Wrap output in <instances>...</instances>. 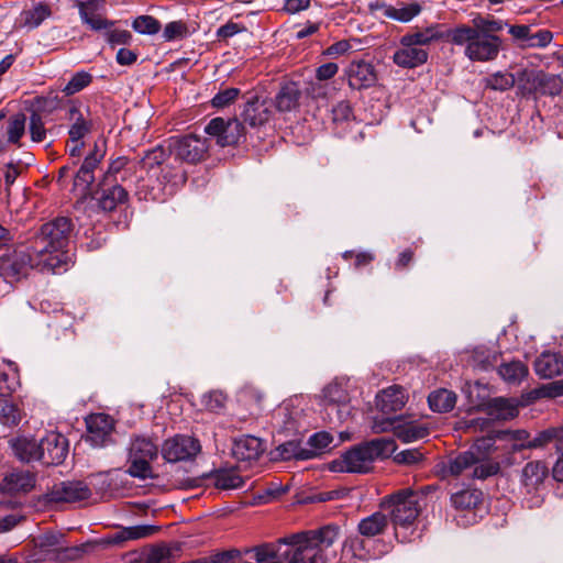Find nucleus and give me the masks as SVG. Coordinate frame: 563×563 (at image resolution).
Masks as SVG:
<instances>
[{"label":"nucleus","instance_id":"obj_20","mask_svg":"<svg viewBox=\"0 0 563 563\" xmlns=\"http://www.w3.org/2000/svg\"><path fill=\"white\" fill-rule=\"evenodd\" d=\"M349 86L353 89H364L375 85L377 75L372 63L360 59L353 60L346 69Z\"/></svg>","mask_w":563,"mask_h":563},{"label":"nucleus","instance_id":"obj_48","mask_svg":"<svg viewBox=\"0 0 563 563\" xmlns=\"http://www.w3.org/2000/svg\"><path fill=\"white\" fill-rule=\"evenodd\" d=\"M273 424L280 430H296V413L287 405L279 406L272 416Z\"/></svg>","mask_w":563,"mask_h":563},{"label":"nucleus","instance_id":"obj_24","mask_svg":"<svg viewBox=\"0 0 563 563\" xmlns=\"http://www.w3.org/2000/svg\"><path fill=\"white\" fill-rule=\"evenodd\" d=\"M265 448L261 439L253 435H245L234 441L232 455L239 462H252L260 459Z\"/></svg>","mask_w":563,"mask_h":563},{"label":"nucleus","instance_id":"obj_34","mask_svg":"<svg viewBox=\"0 0 563 563\" xmlns=\"http://www.w3.org/2000/svg\"><path fill=\"white\" fill-rule=\"evenodd\" d=\"M300 89L295 82L284 85L275 97V107L279 112H290L299 106Z\"/></svg>","mask_w":563,"mask_h":563},{"label":"nucleus","instance_id":"obj_59","mask_svg":"<svg viewBox=\"0 0 563 563\" xmlns=\"http://www.w3.org/2000/svg\"><path fill=\"white\" fill-rule=\"evenodd\" d=\"M225 399L223 393L213 390L202 396L201 404L210 411H219L224 408Z\"/></svg>","mask_w":563,"mask_h":563},{"label":"nucleus","instance_id":"obj_35","mask_svg":"<svg viewBox=\"0 0 563 563\" xmlns=\"http://www.w3.org/2000/svg\"><path fill=\"white\" fill-rule=\"evenodd\" d=\"M159 530L156 526L142 525V526H133L123 528L117 532H114L110 537V543L121 544L129 540H139L145 539L153 534H155Z\"/></svg>","mask_w":563,"mask_h":563},{"label":"nucleus","instance_id":"obj_55","mask_svg":"<svg viewBox=\"0 0 563 563\" xmlns=\"http://www.w3.org/2000/svg\"><path fill=\"white\" fill-rule=\"evenodd\" d=\"M92 80V76L86 71L76 73L67 85L64 87L63 91L67 96L75 95L87 87Z\"/></svg>","mask_w":563,"mask_h":563},{"label":"nucleus","instance_id":"obj_6","mask_svg":"<svg viewBox=\"0 0 563 563\" xmlns=\"http://www.w3.org/2000/svg\"><path fill=\"white\" fill-rule=\"evenodd\" d=\"M431 486L420 489L404 488L386 497L383 507L389 514L396 527L408 528L412 526L423 507V500Z\"/></svg>","mask_w":563,"mask_h":563},{"label":"nucleus","instance_id":"obj_1","mask_svg":"<svg viewBox=\"0 0 563 563\" xmlns=\"http://www.w3.org/2000/svg\"><path fill=\"white\" fill-rule=\"evenodd\" d=\"M340 538V527L327 525L285 536L273 543L278 563H328L336 556L333 548Z\"/></svg>","mask_w":563,"mask_h":563},{"label":"nucleus","instance_id":"obj_3","mask_svg":"<svg viewBox=\"0 0 563 563\" xmlns=\"http://www.w3.org/2000/svg\"><path fill=\"white\" fill-rule=\"evenodd\" d=\"M498 457V446L494 445V438L482 437L468 450L449 455L443 462L442 473L453 477L486 479L500 471Z\"/></svg>","mask_w":563,"mask_h":563},{"label":"nucleus","instance_id":"obj_60","mask_svg":"<svg viewBox=\"0 0 563 563\" xmlns=\"http://www.w3.org/2000/svg\"><path fill=\"white\" fill-rule=\"evenodd\" d=\"M30 134L34 142H43L46 137V129L42 117L33 112L30 117Z\"/></svg>","mask_w":563,"mask_h":563},{"label":"nucleus","instance_id":"obj_22","mask_svg":"<svg viewBox=\"0 0 563 563\" xmlns=\"http://www.w3.org/2000/svg\"><path fill=\"white\" fill-rule=\"evenodd\" d=\"M96 195L99 208L106 212L113 211L119 205L126 202L129 199V194L122 185H104L101 180Z\"/></svg>","mask_w":563,"mask_h":563},{"label":"nucleus","instance_id":"obj_4","mask_svg":"<svg viewBox=\"0 0 563 563\" xmlns=\"http://www.w3.org/2000/svg\"><path fill=\"white\" fill-rule=\"evenodd\" d=\"M71 231L70 219L58 217L41 225L32 238L31 250L41 263L48 266V272L56 274L66 271L68 255L65 249L68 245Z\"/></svg>","mask_w":563,"mask_h":563},{"label":"nucleus","instance_id":"obj_15","mask_svg":"<svg viewBox=\"0 0 563 563\" xmlns=\"http://www.w3.org/2000/svg\"><path fill=\"white\" fill-rule=\"evenodd\" d=\"M508 32L514 43L521 49L544 48L553 40L551 31L534 30L532 25L527 24L509 25Z\"/></svg>","mask_w":563,"mask_h":563},{"label":"nucleus","instance_id":"obj_31","mask_svg":"<svg viewBox=\"0 0 563 563\" xmlns=\"http://www.w3.org/2000/svg\"><path fill=\"white\" fill-rule=\"evenodd\" d=\"M534 371L541 378H552L563 373V357L544 352L534 362Z\"/></svg>","mask_w":563,"mask_h":563},{"label":"nucleus","instance_id":"obj_32","mask_svg":"<svg viewBox=\"0 0 563 563\" xmlns=\"http://www.w3.org/2000/svg\"><path fill=\"white\" fill-rule=\"evenodd\" d=\"M10 446L14 455L22 462L38 461L43 456V452L38 453V443L31 438L19 437L10 440Z\"/></svg>","mask_w":563,"mask_h":563},{"label":"nucleus","instance_id":"obj_27","mask_svg":"<svg viewBox=\"0 0 563 563\" xmlns=\"http://www.w3.org/2000/svg\"><path fill=\"white\" fill-rule=\"evenodd\" d=\"M35 485V476L30 471L14 470L8 473L2 482V489L10 494L26 493Z\"/></svg>","mask_w":563,"mask_h":563},{"label":"nucleus","instance_id":"obj_64","mask_svg":"<svg viewBox=\"0 0 563 563\" xmlns=\"http://www.w3.org/2000/svg\"><path fill=\"white\" fill-rule=\"evenodd\" d=\"M399 422V418H383V419H374L372 424V431L374 433H384L391 431L395 434V428Z\"/></svg>","mask_w":563,"mask_h":563},{"label":"nucleus","instance_id":"obj_63","mask_svg":"<svg viewBox=\"0 0 563 563\" xmlns=\"http://www.w3.org/2000/svg\"><path fill=\"white\" fill-rule=\"evenodd\" d=\"M329 87L327 84H323L321 80L309 81L305 88V93L307 97L319 100L327 98Z\"/></svg>","mask_w":563,"mask_h":563},{"label":"nucleus","instance_id":"obj_39","mask_svg":"<svg viewBox=\"0 0 563 563\" xmlns=\"http://www.w3.org/2000/svg\"><path fill=\"white\" fill-rule=\"evenodd\" d=\"M275 455L285 461L291 459L301 461L312 459L310 451H307L306 445L299 440H290L279 444L275 449Z\"/></svg>","mask_w":563,"mask_h":563},{"label":"nucleus","instance_id":"obj_46","mask_svg":"<svg viewBox=\"0 0 563 563\" xmlns=\"http://www.w3.org/2000/svg\"><path fill=\"white\" fill-rule=\"evenodd\" d=\"M51 15V9L45 3H37L30 9L22 11L21 16L29 27H37L44 20Z\"/></svg>","mask_w":563,"mask_h":563},{"label":"nucleus","instance_id":"obj_25","mask_svg":"<svg viewBox=\"0 0 563 563\" xmlns=\"http://www.w3.org/2000/svg\"><path fill=\"white\" fill-rule=\"evenodd\" d=\"M407 402V395L402 387L390 386L382 390L376 397V406L383 413L399 411Z\"/></svg>","mask_w":563,"mask_h":563},{"label":"nucleus","instance_id":"obj_43","mask_svg":"<svg viewBox=\"0 0 563 563\" xmlns=\"http://www.w3.org/2000/svg\"><path fill=\"white\" fill-rule=\"evenodd\" d=\"M176 548L158 544L143 553V563H172L175 560Z\"/></svg>","mask_w":563,"mask_h":563},{"label":"nucleus","instance_id":"obj_19","mask_svg":"<svg viewBox=\"0 0 563 563\" xmlns=\"http://www.w3.org/2000/svg\"><path fill=\"white\" fill-rule=\"evenodd\" d=\"M80 19L93 31H100L113 25L112 21L102 18L101 12L104 10L106 0H82L77 1Z\"/></svg>","mask_w":563,"mask_h":563},{"label":"nucleus","instance_id":"obj_12","mask_svg":"<svg viewBox=\"0 0 563 563\" xmlns=\"http://www.w3.org/2000/svg\"><path fill=\"white\" fill-rule=\"evenodd\" d=\"M323 402L332 422H342L351 415L350 395L341 383H331L323 389Z\"/></svg>","mask_w":563,"mask_h":563},{"label":"nucleus","instance_id":"obj_28","mask_svg":"<svg viewBox=\"0 0 563 563\" xmlns=\"http://www.w3.org/2000/svg\"><path fill=\"white\" fill-rule=\"evenodd\" d=\"M563 440V428H549L537 433L530 441L520 444H514L512 451H521L523 449H543L553 443L558 450V443Z\"/></svg>","mask_w":563,"mask_h":563},{"label":"nucleus","instance_id":"obj_33","mask_svg":"<svg viewBox=\"0 0 563 563\" xmlns=\"http://www.w3.org/2000/svg\"><path fill=\"white\" fill-rule=\"evenodd\" d=\"M395 435L402 442L409 443L429 435L427 424L417 421H401L395 428Z\"/></svg>","mask_w":563,"mask_h":563},{"label":"nucleus","instance_id":"obj_8","mask_svg":"<svg viewBox=\"0 0 563 563\" xmlns=\"http://www.w3.org/2000/svg\"><path fill=\"white\" fill-rule=\"evenodd\" d=\"M170 156L168 147L165 148L163 145H157L144 153L139 161L140 168L150 175L156 168H161V174L157 176V180L163 190L166 185H177L186 181V173L181 168H173L169 165H162L165 163L167 157Z\"/></svg>","mask_w":563,"mask_h":563},{"label":"nucleus","instance_id":"obj_62","mask_svg":"<svg viewBox=\"0 0 563 563\" xmlns=\"http://www.w3.org/2000/svg\"><path fill=\"white\" fill-rule=\"evenodd\" d=\"M186 33H187V26L185 25V23H183L180 21H173V22H169L168 24H166L164 32H163V37L166 41H174L176 38L184 37L186 35Z\"/></svg>","mask_w":563,"mask_h":563},{"label":"nucleus","instance_id":"obj_38","mask_svg":"<svg viewBox=\"0 0 563 563\" xmlns=\"http://www.w3.org/2000/svg\"><path fill=\"white\" fill-rule=\"evenodd\" d=\"M388 526V519L383 512H374L358 522L357 530L361 536L373 538L382 534Z\"/></svg>","mask_w":563,"mask_h":563},{"label":"nucleus","instance_id":"obj_41","mask_svg":"<svg viewBox=\"0 0 563 563\" xmlns=\"http://www.w3.org/2000/svg\"><path fill=\"white\" fill-rule=\"evenodd\" d=\"M428 402L432 411L449 412L456 404V395L451 390L441 388L429 395Z\"/></svg>","mask_w":563,"mask_h":563},{"label":"nucleus","instance_id":"obj_7","mask_svg":"<svg viewBox=\"0 0 563 563\" xmlns=\"http://www.w3.org/2000/svg\"><path fill=\"white\" fill-rule=\"evenodd\" d=\"M158 452V444L153 439L145 435L132 437L128 455V473L141 479L152 477L151 462L157 457Z\"/></svg>","mask_w":563,"mask_h":563},{"label":"nucleus","instance_id":"obj_14","mask_svg":"<svg viewBox=\"0 0 563 563\" xmlns=\"http://www.w3.org/2000/svg\"><path fill=\"white\" fill-rule=\"evenodd\" d=\"M91 489L82 481H64L56 483L45 494L48 504H71L90 498Z\"/></svg>","mask_w":563,"mask_h":563},{"label":"nucleus","instance_id":"obj_58","mask_svg":"<svg viewBox=\"0 0 563 563\" xmlns=\"http://www.w3.org/2000/svg\"><path fill=\"white\" fill-rule=\"evenodd\" d=\"M240 89L238 88H225L220 90L211 100L213 108L223 109L232 104L239 97Z\"/></svg>","mask_w":563,"mask_h":563},{"label":"nucleus","instance_id":"obj_51","mask_svg":"<svg viewBox=\"0 0 563 563\" xmlns=\"http://www.w3.org/2000/svg\"><path fill=\"white\" fill-rule=\"evenodd\" d=\"M438 36L433 30L428 29L424 32H416L412 34H406L400 38L401 46H415L427 45L435 40Z\"/></svg>","mask_w":563,"mask_h":563},{"label":"nucleus","instance_id":"obj_36","mask_svg":"<svg viewBox=\"0 0 563 563\" xmlns=\"http://www.w3.org/2000/svg\"><path fill=\"white\" fill-rule=\"evenodd\" d=\"M213 484L220 489H238L244 486L245 481L234 467L219 468L210 474Z\"/></svg>","mask_w":563,"mask_h":563},{"label":"nucleus","instance_id":"obj_16","mask_svg":"<svg viewBox=\"0 0 563 563\" xmlns=\"http://www.w3.org/2000/svg\"><path fill=\"white\" fill-rule=\"evenodd\" d=\"M106 151L98 144L85 157L80 168L74 177V188L79 191L80 196L86 197L90 194L91 186L96 180L95 170L103 159Z\"/></svg>","mask_w":563,"mask_h":563},{"label":"nucleus","instance_id":"obj_49","mask_svg":"<svg viewBox=\"0 0 563 563\" xmlns=\"http://www.w3.org/2000/svg\"><path fill=\"white\" fill-rule=\"evenodd\" d=\"M515 84V75L507 71H497L485 78L486 87L496 91H506L512 88Z\"/></svg>","mask_w":563,"mask_h":563},{"label":"nucleus","instance_id":"obj_44","mask_svg":"<svg viewBox=\"0 0 563 563\" xmlns=\"http://www.w3.org/2000/svg\"><path fill=\"white\" fill-rule=\"evenodd\" d=\"M8 367V371L0 369V396H11L20 387L15 364L9 362Z\"/></svg>","mask_w":563,"mask_h":563},{"label":"nucleus","instance_id":"obj_17","mask_svg":"<svg viewBox=\"0 0 563 563\" xmlns=\"http://www.w3.org/2000/svg\"><path fill=\"white\" fill-rule=\"evenodd\" d=\"M38 457L43 464L58 465L64 462L68 453L67 440L63 434L51 432L38 442Z\"/></svg>","mask_w":563,"mask_h":563},{"label":"nucleus","instance_id":"obj_61","mask_svg":"<svg viewBox=\"0 0 563 563\" xmlns=\"http://www.w3.org/2000/svg\"><path fill=\"white\" fill-rule=\"evenodd\" d=\"M423 459V454L418 449L404 450L394 457L395 462L405 465H416Z\"/></svg>","mask_w":563,"mask_h":563},{"label":"nucleus","instance_id":"obj_50","mask_svg":"<svg viewBox=\"0 0 563 563\" xmlns=\"http://www.w3.org/2000/svg\"><path fill=\"white\" fill-rule=\"evenodd\" d=\"M333 437L328 432H317L312 434L306 445V450L310 451L312 459L322 453L325 449L330 448Z\"/></svg>","mask_w":563,"mask_h":563},{"label":"nucleus","instance_id":"obj_40","mask_svg":"<svg viewBox=\"0 0 563 563\" xmlns=\"http://www.w3.org/2000/svg\"><path fill=\"white\" fill-rule=\"evenodd\" d=\"M529 369L520 361L503 363L498 366V375L509 385H519L527 376Z\"/></svg>","mask_w":563,"mask_h":563},{"label":"nucleus","instance_id":"obj_11","mask_svg":"<svg viewBox=\"0 0 563 563\" xmlns=\"http://www.w3.org/2000/svg\"><path fill=\"white\" fill-rule=\"evenodd\" d=\"M200 452V441L194 437L185 434H177L167 439L161 449L162 456L169 463L191 461Z\"/></svg>","mask_w":563,"mask_h":563},{"label":"nucleus","instance_id":"obj_57","mask_svg":"<svg viewBox=\"0 0 563 563\" xmlns=\"http://www.w3.org/2000/svg\"><path fill=\"white\" fill-rule=\"evenodd\" d=\"M490 437L494 438V443L496 440H500L511 443V446L514 444H520L531 440L529 432L523 429L499 431Z\"/></svg>","mask_w":563,"mask_h":563},{"label":"nucleus","instance_id":"obj_54","mask_svg":"<svg viewBox=\"0 0 563 563\" xmlns=\"http://www.w3.org/2000/svg\"><path fill=\"white\" fill-rule=\"evenodd\" d=\"M26 118L23 113L13 115L8 122V140L11 143H19L25 131Z\"/></svg>","mask_w":563,"mask_h":563},{"label":"nucleus","instance_id":"obj_52","mask_svg":"<svg viewBox=\"0 0 563 563\" xmlns=\"http://www.w3.org/2000/svg\"><path fill=\"white\" fill-rule=\"evenodd\" d=\"M132 27L140 34L153 35L161 30V23L152 15H140L132 22Z\"/></svg>","mask_w":563,"mask_h":563},{"label":"nucleus","instance_id":"obj_42","mask_svg":"<svg viewBox=\"0 0 563 563\" xmlns=\"http://www.w3.org/2000/svg\"><path fill=\"white\" fill-rule=\"evenodd\" d=\"M482 492L477 489H463L451 496V504L457 510H471L482 501Z\"/></svg>","mask_w":563,"mask_h":563},{"label":"nucleus","instance_id":"obj_29","mask_svg":"<svg viewBox=\"0 0 563 563\" xmlns=\"http://www.w3.org/2000/svg\"><path fill=\"white\" fill-rule=\"evenodd\" d=\"M428 59V52L421 47L401 46L393 56L394 63L404 68H415L424 64Z\"/></svg>","mask_w":563,"mask_h":563},{"label":"nucleus","instance_id":"obj_56","mask_svg":"<svg viewBox=\"0 0 563 563\" xmlns=\"http://www.w3.org/2000/svg\"><path fill=\"white\" fill-rule=\"evenodd\" d=\"M492 407L496 410L498 418L504 420L512 419L518 415L517 405L506 398L493 399Z\"/></svg>","mask_w":563,"mask_h":563},{"label":"nucleus","instance_id":"obj_45","mask_svg":"<svg viewBox=\"0 0 563 563\" xmlns=\"http://www.w3.org/2000/svg\"><path fill=\"white\" fill-rule=\"evenodd\" d=\"M20 409L10 400V396H0V422L14 427L21 421Z\"/></svg>","mask_w":563,"mask_h":563},{"label":"nucleus","instance_id":"obj_5","mask_svg":"<svg viewBox=\"0 0 563 563\" xmlns=\"http://www.w3.org/2000/svg\"><path fill=\"white\" fill-rule=\"evenodd\" d=\"M395 450L396 443L393 438L373 439L343 453L335 465H339L338 470L341 472L368 473L376 460L389 457Z\"/></svg>","mask_w":563,"mask_h":563},{"label":"nucleus","instance_id":"obj_23","mask_svg":"<svg viewBox=\"0 0 563 563\" xmlns=\"http://www.w3.org/2000/svg\"><path fill=\"white\" fill-rule=\"evenodd\" d=\"M545 462L537 460L528 462L521 470L520 483L528 494L537 492L548 477Z\"/></svg>","mask_w":563,"mask_h":563},{"label":"nucleus","instance_id":"obj_13","mask_svg":"<svg viewBox=\"0 0 563 563\" xmlns=\"http://www.w3.org/2000/svg\"><path fill=\"white\" fill-rule=\"evenodd\" d=\"M205 132L216 139L221 147L232 146L240 142L244 136V126L238 119L224 120L217 117L209 121L205 126Z\"/></svg>","mask_w":563,"mask_h":563},{"label":"nucleus","instance_id":"obj_30","mask_svg":"<svg viewBox=\"0 0 563 563\" xmlns=\"http://www.w3.org/2000/svg\"><path fill=\"white\" fill-rule=\"evenodd\" d=\"M67 120L70 123L68 134L71 142L81 141L92 130V121L76 107L69 108Z\"/></svg>","mask_w":563,"mask_h":563},{"label":"nucleus","instance_id":"obj_21","mask_svg":"<svg viewBox=\"0 0 563 563\" xmlns=\"http://www.w3.org/2000/svg\"><path fill=\"white\" fill-rule=\"evenodd\" d=\"M241 115L250 126H261L268 122L272 117V102L256 96L252 97L245 102Z\"/></svg>","mask_w":563,"mask_h":563},{"label":"nucleus","instance_id":"obj_47","mask_svg":"<svg viewBox=\"0 0 563 563\" xmlns=\"http://www.w3.org/2000/svg\"><path fill=\"white\" fill-rule=\"evenodd\" d=\"M498 353L488 349H476L474 350L471 364L473 367L481 371H488L496 366L498 362Z\"/></svg>","mask_w":563,"mask_h":563},{"label":"nucleus","instance_id":"obj_26","mask_svg":"<svg viewBox=\"0 0 563 563\" xmlns=\"http://www.w3.org/2000/svg\"><path fill=\"white\" fill-rule=\"evenodd\" d=\"M34 545L40 560H54L57 558L60 550L66 549L63 536L54 532H47L36 537L34 539Z\"/></svg>","mask_w":563,"mask_h":563},{"label":"nucleus","instance_id":"obj_2","mask_svg":"<svg viewBox=\"0 0 563 563\" xmlns=\"http://www.w3.org/2000/svg\"><path fill=\"white\" fill-rule=\"evenodd\" d=\"M473 25L459 24L448 31V40L463 47L464 56L473 63H489L498 58L505 48L504 40L498 35L507 26L503 20L483 18L473 19Z\"/></svg>","mask_w":563,"mask_h":563},{"label":"nucleus","instance_id":"obj_18","mask_svg":"<svg viewBox=\"0 0 563 563\" xmlns=\"http://www.w3.org/2000/svg\"><path fill=\"white\" fill-rule=\"evenodd\" d=\"M87 440L93 446H103L111 438L114 423L113 419L106 413L90 415L86 419Z\"/></svg>","mask_w":563,"mask_h":563},{"label":"nucleus","instance_id":"obj_9","mask_svg":"<svg viewBox=\"0 0 563 563\" xmlns=\"http://www.w3.org/2000/svg\"><path fill=\"white\" fill-rule=\"evenodd\" d=\"M30 268L48 272V266L40 262L31 245L26 250H15L12 254L0 257V272L7 278L18 279Z\"/></svg>","mask_w":563,"mask_h":563},{"label":"nucleus","instance_id":"obj_53","mask_svg":"<svg viewBox=\"0 0 563 563\" xmlns=\"http://www.w3.org/2000/svg\"><path fill=\"white\" fill-rule=\"evenodd\" d=\"M563 395V379L543 384L531 391L533 399L555 398Z\"/></svg>","mask_w":563,"mask_h":563},{"label":"nucleus","instance_id":"obj_37","mask_svg":"<svg viewBox=\"0 0 563 563\" xmlns=\"http://www.w3.org/2000/svg\"><path fill=\"white\" fill-rule=\"evenodd\" d=\"M129 159L124 156L117 157L113 159L107 170L103 173L101 181L104 185L119 184V181H125L131 174V167H129Z\"/></svg>","mask_w":563,"mask_h":563},{"label":"nucleus","instance_id":"obj_10","mask_svg":"<svg viewBox=\"0 0 563 563\" xmlns=\"http://www.w3.org/2000/svg\"><path fill=\"white\" fill-rule=\"evenodd\" d=\"M208 148L207 140L194 134L174 136L168 140L169 154L176 161L188 164L201 162L206 157Z\"/></svg>","mask_w":563,"mask_h":563}]
</instances>
